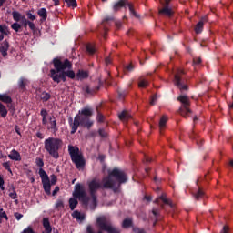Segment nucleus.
<instances>
[{
	"label": "nucleus",
	"instance_id": "13",
	"mask_svg": "<svg viewBox=\"0 0 233 233\" xmlns=\"http://www.w3.org/2000/svg\"><path fill=\"white\" fill-rule=\"evenodd\" d=\"M8 48H10V43H8V40H5L0 46V53L3 57H6L8 56Z\"/></svg>",
	"mask_w": 233,
	"mask_h": 233
},
{
	"label": "nucleus",
	"instance_id": "64",
	"mask_svg": "<svg viewBox=\"0 0 233 233\" xmlns=\"http://www.w3.org/2000/svg\"><path fill=\"white\" fill-rule=\"evenodd\" d=\"M153 214L155 215V216H157V209H153Z\"/></svg>",
	"mask_w": 233,
	"mask_h": 233
},
{
	"label": "nucleus",
	"instance_id": "36",
	"mask_svg": "<svg viewBox=\"0 0 233 233\" xmlns=\"http://www.w3.org/2000/svg\"><path fill=\"white\" fill-rule=\"evenodd\" d=\"M29 23H30V20L26 19V16H24L23 19L21 20V26L26 29L28 28Z\"/></svg>",
	"mask_w": 233,
	"mask_h": 233
},
{
	"label": "nucleus",
	"instance_id": "33",
	"mask_svg": "<svg viewBox=\"0 0 233 233\" xmlns=\"http://www.w3.org/2000/svg\"><path fill=\"white\" fill-rule=\"evenodd\" d=\"M35 165L38 167V168H43V167H45V161H43V158L41 157H36Z\"/></svg>",
	"mask_w": 233,
	"mask_h": 233
},
{
	"label": "nucleus",
	"instance_id": "60",
	"mask_svg": "<svg viewBox=\"0 0 233 233\" xmlns=\"http://www.w3.org/2000/svg\"><path fill=\"white\" fill-rule=\"evenodd\" d=\"M48 120H46V117L42 118V125H47Z\"/></svg>",
	"mask_w": 233,
	"mask_h": 233
},
{
	"label": "nucleus",
	"instance_id": "35",
	"mask_svg": "<svg viewBox=\"0 0 233 233\" xmlns=\"http://www.w3.org/2000/svg\"><path fill=\"white\" fill-rule=\"evenodd\" d=\"M25 15H27V19L29 21H35L37 19V16L35 15H33L31 11H27Z\"/></svg>",
	"mask_w": 233,
	"mask_h": 233
},
{
	"label": "nucleus",
	"instance_id": "34",
	"mask_svg": "<svg viewBox=\"0 0 233 233\" xmlns=\"http://www.w3.org/2000/svg\"><path fill=\"white\" fill-rule=\"evenodd\" d=\"M12 30H15V32H19L21 30V24H18V22H15L11 25Z\"/></svg>",
	"mask_w": 233,
	"mask_h": 233
},
{
	"label": "nucleus",
	"instance_id": "18",
	"mask_svg": "<svg viewBox=\"0 0 233 233\" xmlns=\"http://www.w3.org/2000/svg\"><path fill=\"white\" fill-rule=\"evenodd\" d=\"M207 21V16L202 17L201 21H199L195 27L196 34H201L203 32V25H205V22Z\"/></svg>",
	"mask_w": 233,
	"mask_h": 233
},
{
	"label": "nucleus",
	"instance_id": "45",
	"mask_svg": "<svg viewBox=\"0 0 233 233\" xmlns=\"http://www.w3.org/2000/svg\"><path fill=\"white\" fill-rule=\"evenodd\" d=\"M57 183V177L56 175L51 176V185H56Z\"/></svg>",
	"mask_w": 233,
	"mask_h": 233
},
{
	"label": "nucleus",
	"instance_id": "24",
	"mask_svg": "<svg viewBox=\"0 0 233 233\" xmlns=\"http://www.w3.org/2000/svg\"><path fill=\"white\" fill-rule=\"evenodd\" d=\"M38 174L42 179V182L48 181L50 178L48 177V174L43 168H39Z\"/></svg>",
	"mask_w": 233,
	"mask_h": 233
},
{
	"label": "nucleus",
	"instance_id": "25",
	"mask_svg": "<svg viewBox=\"0 0 233 233\" xmlns=\"http://www.w3.org/2000/svg\"><path fill=\"white\" fill-rule=\"evenodd\" d=\"M118 117L121 121H127L128 119H130V117H132V115H130L128 112L127 111H123L122 113H120L118 115Z\"/></svg>",
	"mask_w": 233,
	"mask_h": 233
},
{
	"label": "nucleus",
	"instance_id": "17",
	"mask_svg": "<svg viewBox=\"0 0 233 233\" xmlns=\"http://www.w3.org/2000/svg\"><path fill=\"white\" fill-rule=\"evenodd\" d=\"M8 157L9 159H12V161H21V154L15 149L11 151V154L8 155Z\"/></svg>",
	"mask_w": 233,
	"mask_h": 233
},
{
	"label": "nucleus",
	"instance_id": "57",
	"mask_svg": "<svg viewBox=\"0 0 233 233\" xmlns=\"http://www.w3.org/2000/svg\"><path fill=\"white\" fill-rule=\"evenodd\" d=\"M220 233H228V227L224 226Z\"/></svg>",
	"mask_w": 233,
	"mask_h": 233
},
{
	"label": "nucleus",
	"instance_id": "62",
	"mask_svg": "<svg viewBox=\"0 0 233 233\" xmlns=\"http://www.w3.org/2000/svg\"><path fill=\"white\" fill-rule=\"evenodd\" d=\"M10 31H8V27L4 31L3 35H9Z\"/></svg>",
	"mask_w": 233,
	"mask_h": 233
},
{
	"label": "nucleus",
	"instance_id": "21",
	"mask_svg": "<svg viewBox=\"0 0 233 233\" xmlns=\"http://www.w3.org/2000/svg\"><path fill=\"white\" fill-rule=\"evenodd\" d=\"M26 85H28V79L25 77H20L18 80V86L21 90L25 91L26 90Z\"/></svg>",
	"mask_w": 233,
	"mask_h": 233
},
{
	"label": "nucleus",
	"instance_id": "7",
	"mask_svg": "<svg viewBox=\"0 0 233 233\" xmlns=\"http://www.w3.org/2000/svg\"><path fill=\"white\" fill-rule=\"evenodd\" d=\"M96 224L101 228V230H105L107 233H119V229L117 228H115L112 226V223H110V219H108L106 217L102 216L98 217L96 218Z\"/></svg>",
	"mask_w": 233,
	"mask_h": 233
},
{
	"label": "nucleus",
	"instance_id": "59",
	"mask_svg": "<svg viewBox=\"0 0 233 233\" xmlns=\"http://www.w3.org/2000/svg\"><path fill=\"white\" fill-rule=\"evenodd\" d=\"M0 189L5 190V180L0 182Z\"/></svg>",
	"mask_w": 233,
	"mask_h": 233
},
{
	"label": "nucleus",
	"instance_id": "50",
	"mask_svg": "<svg viewBox=\"0 0 233 233\" xmlns=\"http://www.w3.org/2000/svg\"><path fill=\"white\" fill-rule=\"evenodd\" d=\"M105 118V116H103V115H101L100 113H98L96 119L98 121V123H101L103 121V119Z\"/></svg>",
	"mask_w": 233,
	"mask_h": 233
},
{
	"label": "nucleus",
	"instance_id": "53",
	"mask_svg": "<svg viewBox=\"0 0 233 233\" xmlns=\"http://www.w3.org/2000/svg\"><path fill=\"white\" fill-rule=\"evenodd\" d=\"M193 63L194 65H199V63H201V58H194Z\"/></svg>",
	"mask_w": 233,
	"mask_h": 233
},
{
	"label": "nucleus",
	"instance_id": "44",
	"mask_svg": "<svg viewBox=\"0 0 233 233\" xmlns=\"http://www.w3.org/2000/svg\"><path fill=\"white\" fill-rule=\"evenodd\" d=\"M40 116H42V118L46 117V116H48V111L46 109H41Z\"/></svg>",
	"mask_w": 233,
	"mask_h": 233
},
{
	"label": "nucleus",
	"instance_id": "16",
	"mask_svg": "<svg viewBox=\"0 0 233 233\" xmlns=\"http://www.w3.org/2000/svg\"><path fill=\"white\" fill-rule=\"evenodd\" d=\"M96 86L94 88V86L91 84L90 85V88H89V96H94V94H96V92H97V90H99V88L101 87V85H103V83H101L100 79H97L96 82Z\"/></svg>",
	"mask_w": 233,
	"mask_h": 233
},
{
	"label": "nucleus",
	"instance_id": "58",
	"mask_svg": "<svg viewBox=\"0 0 233 233\" xmlns=\"http://www.w3.org/2000/svg\"><path fill=\"white\" fill-rule=\"evenodd\" d=\"M15 132H16V134H18V136H21V131L17 126L15 127Z\"/></svg>",
	"mask_w": 233,
	"mask_h": 233
},
{
	"label": "nucleus",
	"instance_id": "38",
	"mask_svg": "<svg viewBox=\"0 0 233 233\" xmlns=\"http://www.w3.org/2000/svg\"><path fill=\"white\" fill-rule=\"evenodd\" d=\"M2 167H3L5 170H7L8 172H10V174H12V168H10V167H11L10 161L4 162V163L2 164Z\"/></svg>",
	"mask_w": 233,
	"mask_h": 233
},
{
	"label": "nucleus",
	"instance_id": "1",
	"mask_svg": "<svg viewBox=\"0 0 233 233\" xmlns=\"http://www.w3.org/2000/svg\"><path fill=\"white\" fill-rule=\"evenodd\" d=\"M121 183H127V175L122 170L115 168L108 171V177L103 178L102 182L94 179L89 183V208L95 210L97 207V191L101 188H117Z\"/></svg>",
	"mask_w": 233,
	"mask_h": 233
},
{
	"label": "nucleus",
	"instance_id": "39",
	"mask_svg": "<svg viewBox=\"0 0 233 233\" xmlns=\"http://www.w3.org/2000/svg\"><path fill=\"white\" fill-rule=\"evenodd\" d=\"M1 219H5L6 221H8V216L6 215L5 211H3V208H0V223Z\"/></svg>",
	"mask_w": 233,
	"mask_h": 233
},
{
	"label": "nucleus",
	"instance_id": "55",
	"mask_svg": "<svg viewBox=\"0 0 233 233\" xmlns=\"http://www.w3.org/2000/svg\"><path fill=\"white\" fill-rule=\"evenodd\" d=\"M99 134H100V136H101L102 137H106V133L105 132V130L100 129V130H99Z\"/></svg>",
	"mask_w": 233,
	"mask_h": 233
},
{
	"label": "nucleus",
	"instance_id": "12",
	"mask_svg": "<svg viewBox=\"0 0 233 233\" xmlns=\"http://www.w3.org/2000/svg\"><path fill=\"white\" fill-rule=\"evenodd\" d=\"M49 127H47L48 130H51L52 133L57 134L59 130V127H57V120L56 119L55 116H50L49 117Z\"/></svg>",
	"mask_w": 233,
	"mask_h": 233
},
{
	"label": "nucleus",
	"instance_id": "28",
	"mask_svg": "<svg viewBox=\"0 0 233 233\" xmlns=\"http://www.w3.org/2000/svg\"><path fill=\"white\" fill-rule=\"evenodd\" d=\"M167 121H168V116H163L160 118V122H159V128H160V130H163V128H165V127L167 125Z\"/></svg>",
	"mask_w": 233,
	"mask_h": 233
},
{
	"label": "nucleus",
	"instance_id": "63",
	"mask_svg": "<svg viewBox=\"0 0 233 233\" xmlns=\"http://www.w3.org/2000/svg\"><path fill=\"white\" fill-rule=\"evenodd\" d=\"M5 2H6V0H0V8H1V6H3V5H5Z\"/></svg>",
	"mask_w": 233,
	"mask_h": 233
},
{
	"label": "nucleus",
	"instance_id": "15",
	"mask_svg": "<svg viewBox=\"0 0 233 233\" xmlns=\"http://www.w3.org/2000/svg\"><path fill=\"white\" fill-rule=\"evenodd\" d=\"M72 218H74V219H76V221H78L79 223H83V221H85L86 217L85 214H82L81 212L75 210L72 214H71Z\"/></svg>",
	"mask_w": 233,
	"mask_h": 233
},
{
	"label": "nucleus",
	"instance_id": "23",
	"mask_svg": "<svg viewBox=\"0 0 233 233\" xmlns=\"http://www.w3.org/2000/svg\"><path fill=\"white\" fill-rule=\"evenodd\" d=\"M52 97V95L50 93H47L46 91H44L40 95V99L43 101V103H46V101H50Z\"/></svg>",
	"mask_w": 233,
	"mask_h": 233
},
{
	"label": "nucleus",
	"instance_id": "10",
	"mask_svg": "<svg viewBox=\"0 0 233 233\" xmlns=\"http://www.w3.org/2000/svg\"><path fill=\"white\" fill-rule=\"evenodd\" d=\"M181 74H183V69H178L177 73L175 75L174 83L175 86H177L181 92H183V90H188V86L181 80Z\"/></svg>",
	"mask_w": 233,
	"mask_h": 233
},
{
	"label": "nucleus",
	"instance_id": "47",
	"mask_svg": "<svg viewBox=\"0 0 233 233\" xmlns=\"http://www.w3.org/2000/svg\"><path fill=\"white\" fill-rule=\"evenodd\" d=\"M14 216L17 221H21V218H23V214L18 212L15 213Z\"/></svg>",
	"mask_w": 233,
	"mask_h": 233
},
{
	"label": "nucleus",
	"instance_id": "46",
	"mask_svg": "<svg viewBox=\"0 0 233 233\" xmlns=\"http://www.w3.org/2000/svg\"><path fill=\"white\" fill-rule=\"evenodd\" d=\"M133 232H135V233H147V232L145 231V229H143V228H133Z\"/></svg>",
	"mask_w": 233,
	"mask_h": 233
},
{
	"label": "nucleus",
	"instance_id": "6",
	"mask_svg": "<svg viewBox=\"0 0 233 233\" xmlns=\"http://www.w3.org/2000/svg\"><path fill=\"white\" fill-rule=\"evenodd\" d=\"M68 153L71 157L72 163L76 167L78 170H83L85 168V165H86V160H85V157L83 153L79 150V147L69 145L68 146Z\"/></svg>",
	"mask_w": 233,
	"mask_h": 233
},
{
	"label": "nucleus",
	"instance_id": "51",
	"mask_svg": "<svg viewBox=\"0 0 233 233\" xmlns=\"http://www.w3.org/2000/svg\"><path fill=\"white\" fill-rule=\"evenodd\" d=\"M57 192H59V187H56L55 189L52 192V196H56Z\"/></svg>",
	"mask_w": 233,
	"mask_h": 233
},
{
	"label": "nucleus",
	"instance_id": "5",
	"mask_svg": "<svg viewBox=\"0 0 233 233\" xmlns=\"http://www.w3.org/2000/svg\"><path fill=\"white\" fill-rule=\"evenodd\" d=\"M44 148L53 159H59V151L63 148V140L49 137L44 141Z\"/></svg>",
	"mask_w": 233,
	"mask_h": 233
},
{
	"label": "nucleus",
	"instance_id": "48",
	"mask_svg": "<svg viewBox=\"0 0 233 233\" xmlns=\"http://www.w3.org/2000/svg\"><path fill=\"white\" fill-rule=\"evenodd\" d=\"M156 101H157V96L155 95L150 100V105H156Z\"/></svg>",
	"mask_w": 233,
	"mask_h": 233
},
{
	"label": "nucleus",
	"instance_id": "26",
	"mask_svg": "<svg viewBox=\"0 0 233 233\" xmlns=\"http://www.w3.org/2000/svg\"><path fill=\"white\" fill-rule=\"evenodd\" d=\"M97 54V47L95 44L88 45V56H96Z\"/></svg>",
	"mask_w": 233,
	"mask_h": 233
},
{
	"label": "nucleus",
	"instance_id": "29",
	"mask_svg": "<svg viewBox=\"0 0 233 233\" xmlns=\"http://www.w3.org/2000/svg\"><path fill=\"white\" fill-rule=\"evenodd\" d=\"M0 115H1V117H6V116H8V110L6 109L5 105H3L1 102H0Z\"/></svg>",
	"mask_w": 233,
	"mask_h": 233
},
{
	"label": "nucleus",
	"instance_id": "20",
	"mask_svg": "<svg viewBox=\"0 0 233 233\" xmlns=\"http://www.w3.org/2000/svg\"><path fill=\"white\" fill-rule=\"evenodd\" d=\"M42 185L46 194H47V196H50V194H52L51 192L52 184H50V179L42 182Z\"/></svg>",
	"mask_w": 233,
	"mask_h": 233
},
{
	"label": "nucleus",
	"instance_id": "19",
	"mask_svg": "<svg viewBox=\"0 0 233 233\" xmlns=\"http://www.w3.org/2000/svg\"><path fill=\"white\" fill-rule=\"evenodd\" d=\"M43 227L46 233H52V226L50 225V219L48 218H43Z\"/></svg>",
	"mask_w": 233,
	"mask_h": 233
},
{
	"label": "nucleus",
	"instance_id": "49",
	"mask_svg": "<svg viewBox=\"0 0 233 233\" xmlns=\"http://www.w3.org/2000/svg\"><path fill=\"white\" fill-rule=\"evenodd\" d=\"M8 26L0 25V33L3 35Z\"/></svg>",
	"mask_w": 233,
	"mask_h": 233
},
{
	"label": "nucleus",
	"instance_id": "4",
	"mask_svg": "<svg viewBox=\"0 0 233 233\" xmlns=\"http://www.w3.org/2000/svg\"><path fill=\"white\" fill-rule=\"evenodd\" d=\"M68 125L71 128L70 134L74 135L77 132L79 127L88 128V107H85L78 111V114L68 117Z\"/></svg>",
	"mask_w": 233,
	"mask_h": 233
},
{
	"label": "nucleus",
	"instance_id": "37",
	"mask_svg": "<svg viewBox=\"0 0 233 233\" xmlns=\"http://www.w3.org/2000/svg\"><path fill=\"white\" fill-rule=\"evenodd\" d=\"M148 85V81L145 78H141L138 83L140 88H145Z\"/></svg>",
	"mask_w": 233,
	"mask_h": 233
},
{
	"label": "nucleus",
	"instance_id": "14",
	"mask_svg": "<svg viewBox=\"0 0 233 233\" xmlns=\"http://www.w3.org/2000/svg\"><path fill=\"white\" fill-rule=\"evenodd\" d=\"M37 15L40 17L41 23H45V21H46V19L48 17V12L46 11V8H45V7L38 9Z\"/></svg>",
	"mask_w": 233,
	"mask_h": 233
},
{
	"label": "nucleus",
	"instance_id": "27",
	"mask_svg": "<svg viewBox=\"0 0 233 233\" xmlns=\"http://www.w3.org/2000/svg\"><path fill=\"white\" fill-rule=\"evenodd\" d=\"M0 101H2V103H6L7 105H10V103H12V97H10V96L6 94H0Z\"/></svg>",
	"mask_w": 233,
	"mask_h": 233
},
{
	"label": "nucleus",
	"instance_id": "54",
	"mask_svg": "<svg viewBox=\"0 0 233 233\" xmlns=\"http://www.w3.org/2000/svg\"><path fill=\"white\" fill-rule=\"evenodd\" d=\"M36 137H38V139H44L45 136H43V133L37 132L36 133Z\"/></svg>",
	"mask_w": 233,
	"mask_h": 233
},
{
	"label": "nucleus",
	"instance_id": "3",
	"mask_svg": "<svg viewBox=\"0 0 233 233\" xmlns=\"http://www.w3.org/2000/svg\"><path fill=\"white\" fill-rule=\"evenodd\" d=\"M72 196L73 198H70L68 201L70 210H76V208H77V205H79V201L82 205H88V193H86L85 185L76 183Z\"/></svg>",
	"mask_w": 233,
	"mask_h": 233
},
{
	"label": "nucleus",
	"instance_id": "22",
	"mask_svg": "<svg viewBox=\"0 0 233 233\" xmlns=\"http://www.w3.org/2000/svg\"><path fill=\"white\" fill-rule=\"evenodd\" d=\"M13 19L15 21V23H19V21H22L23 17H25L24 15H21V13L17 11L12 12Z\"/></svg>",
	"mask_w": 233,
	"mask_h": 233
},
{
	"label": "nucleus",
	"instance_id": "32",
	"mask_svg": "<svg viewBox=\"0 0 233 233\" xmlns=\"http://www.w3.org/2000/svg\"><path fill=\"white\" fill-rule=\"evenodd\" d=\"M65 3H66L67 6H72V8L77 7V2L76 0H65Z\"/></svg>",
	"mask_w": 233,
	"mask_h": 233
},
{
	"label": "nucleus",
	"instance_id": "11",
	"mask_svg": "<svg viewBox=\"0 0 233 233\" xmlns=\"http://www.w3.org/2000/svg\"><path fill=\"white\" fill-rule=\"evenodd\" d=\"M161 5H163L164 8L159 10L160 15H166L167 17H171V15L174 14V11H172V8L168 6V3H170V0H160Z\"/></svg>",
	"mask_w": 233,
	"mask_h": 233
},
{
	"label": "nucleus",
	"instance_id": "52",
	"mask_svg": "<svg viewBox=\"0 0 233 233\" xmlns=\"http://www.w3.org/2000/svg\"><path fill=\"white\" fill-rule=\"evenodd\" d=\"M105 63H106V66H108V65H111L112 59L110 57H106L105 60Z\"/></svg>",
	"mask_w": 233,
	"mask_h": 233
},
{
	"label": "nucleus",
	"instance_id": "30",
	"mask_svg": "<svg viewBox=\"0 0 233 233\" xmlns=\"http://www.w3.org/2000/svg\"><path fill=\"white\" fill-rule=\"evenodd\" d=\"M159 199H161L163 203H165V205H170L172 207V203L170 202V200H168V198H167V197H165V195H162L161 197L157 198L156 203H159Z\"/></svg>",
	"mask_w": 233,
	"mask_h": 233
},
{
	"label": "nucleus",
	"instance_id": "41",
	"mask_svg": "<svg viewBox=\"0 0 233 233\" xmlns=\"http://www.w3.org/2000/svg\"><path fill=\"white\" fill-rule=\"evenodd\" d=\"M65 207V203H63V200L58 199L56 203V208H63Z\"/></svg>",
	"mask_w": 233,
	"mask_h": 233
},
{
	"label": "nucleus",
	"instance_id": "61",
	"mask_svg": "<svg viewBox=\"0 0 233 233\" xmlns=\"http://www.w3.org/2000/svg\"><path fill=\"white\" fill-rule=\"evenodd\" d=\"M55 6H59L60 1L59 0H53Z\"/></svg>",
	"mask_w": 233,
	"mask_h": 233
},
{
	"label": "nucleus",
	"instance_id": "9",
	"mask_svg": "<svg viewBox=\"0 0 233 233\" xmlns=\"http://www.w3.org/2000/svg\"><path fill=\"white\" fill-rule=\"evenodd\" d=\"M124 6H127V8H129L131 15L137 17V15L136 14V11H134L132 4L128 3V0H120L119 2L114 5L113 8L115 12H117L120 8H123Z\"/></svg>",
	"mask_w": 233,
	"mask_h": 233
},
{
	"label": "nucleus",
	"instance_id": "31",
	"mask_svg": "<svg viewBox=\"0 0 233 233\" xmlns=\"http://www.w3.org/2000/svg\"><path fill=\"white\" fill-rule=\"evenodd\" d=\"M123 228H128V227H132V218H126L122 223Z\"/></svg>",
	"mask_w": 233,
	"mask_h": 233
},
{
	"label": "nucleus",
	"instance_id": "8",
	"mask_svg": "<svg viewBox=\"0 0 233 233\" xmlns=\"http://www.w3.org/2000/svg\"><path fill=\"white\" fill-rule=\"evenodd\" d=\"M177 100L182 103V106L179 108V114H181L184 117H187V116L192 112L188 108V106H190V98H188L187 95H180L177 97Z\"/></svg>",
	"mask_w": 233,
	"mask_h": 233
},
{
	"label": "nucleus",
	"instance_id": "2",
	"mask_svg": "<svg viewBox=\"0 0 233 233\" xmlns=\"http://www.w3.org/2000/svg\"><path fill=\"white\" fill-rule=\"evenodd\" d=\"M53 69L49 71V77L54 81V83H66V77L69 79H76V81H81L88 77V73L86 71L79 69L76 73L72 70V63L67 58L62 61L59 58L53 59Z\"/></svg>",
	"mask_w": 233,
	"mask_h": 233
},
{
	"label": "nucleus",
	"instance_id": "43",
	"mask_svg": "<svg viewBox=\"0 0 233 233\" xmlns=\"http://www.w3.org/2000/svg\"><path fill=\"white\" fill-rule=\"evenodd\" d=\"M27 26H29V28H30V30H32V32H35V24H34V22L29 21V24Z\"/></svg>",
	"mask_w": 233,
	"mask_h": 233
},
{
	"label": "nucleus",
	"instance_id": "40",
	"mask_svg": "<svg viewBox=\"0 0 233 233\" xmlns=\"http://www.w3.org/2000/svg\"><path fill=\"white\" fill-rule=\"evenodd\" d=\"M203 195H204V193H203V190H201V189H198V191H197V193H195V199H201V198H203Z\"/></svg>",
	"mask_w": 233,
	"mask_h": 233
},
{
	"label": "nucleus",
	"instance_id": "42",
	"mask_svg": "<svg viewBox=\"0 0 233 233\" xmlns=\"http://www.w3.org/2000/svg\"><path fill=\"white\" fill-rule=\"evenodd\" d=\"M9 198H11V199H17V192H15V188L13 187V192L9 193Z\"/></svg>",
	"mask_w": 233,
	"mask_h": 233
},
{
	"label": "nucleus",
	"instance_id": "56",
	"mask_svg": "<svg viewBox=\"0 0 233 233\" xmlns=\"http://www.w3.org/2000/svg\"><path fill=\"white\" fill-rule=\"evenodd\" d=\"M127 72H132V70H134V66H132V65H128V66H127Z\"/></svg>",
	"mask_w": 233,
	"mask_h": 233
}]
</instances>
